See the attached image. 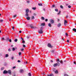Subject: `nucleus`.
Segmentation results:
<instances>
[{
  "label": "nucleus",
  "instance_id": "1",
  "mask_svg": "<svg viewBox=\"0 0 76 76\" xmlns=\"http://www.w3.org/2000/svg\"><path fill=\"white\" fill-rule=\"evenodd\" d=\"M60 64L59 63V62H57L56 64H55L53 65L54 67H56V66H60Z\"/></svg>",
  "mask_w": 76,
  "mask_h": 76
},
{
  "label": "nucleus",
  "instance_id": "2",
  "mask_svg": "<svg viewBox=\"0 0 76 76\" xmlns=\"http://www.w3.org/2000/svg\"><path fill=\"white\" fill-rule=\"evenodd\" d=\"M42 29H43V27H41L40 28V31H39V34H42L43 31H42Z\"/></svg>",
  "mask_w": 76,
  "mask_h": 76
},
{
  "label": "nucleus",
  "instance_id": "3",
  "mask_svg": "<svg viewBox=\"0 0 76 76\" xmlns=\"http://www.w3.org/2000/svg\"><path fill=\"white\" fill-rule=\"evenodd\" d=\"M30 26L31 29H35L36 28V27L34 26L32 24H30Z\"/></svg>",
  "mask_w": 76,
  "mask_h": 76
},
{
  "label": "nucleus",
  "instance_id": "4",
  "mask_svg": "<svg viewBox=\"0 0 76 76\" xmlns=\"http://www.w3.org/2000/svg\"><path fill=\"white\" fill-rule=\"evenodd\" d=\"M19 72L20 73H23L24 72V70L23 69H20Z\"/></svg>",
  "mask_w": 76,
  "mask_h": 76
},
{
  "label": "nucleus",
  "instance_id": "5",
  "mask_svg": "<svg viewBox=\"0 0 76 76\" xmlns=\"http://www.w3.org/2000/svg\"><path fill=\"white\" fill-rule=\"evenodd\" d=\"M50 23L51 24L54 23V20L53 19H51L50 20Z\"/></svg>",
  "mask_w": 76,
  "mask_h": 76
},
{
  "label": "nucleus",
  "instance_id": "6",
  "mask_svg": "<svg viewBox=\"0 0 76 76\" xmlns=\"http://www.w3.org/2000/svg\"><path fill=\"white\" fill-rule=\"evenodd\" d=\"M7 71V73L9 74L10 75H11L12 74V71L11 70H9Z\"/></svg>",
  "mask_w": 76,
  "mask_h": 76
},
{
  "label": "nucleus",
  "instance_id": "7",
  "mask_svg": "<svg viewBox=\"0 0 76 76\" xmlns=\"http://www.w3.org/2000/svg\"><path fill=\"white\" fill-rule=\"evenodd\" d=\"M48 47H50V48H52V47H53V46L51 45V44L50 43L48 44Z\"/></svg>",
  "mask_w": 76,
  "mask_h": 76
},
{
  "label": "nucleus",
  "instance_id": "8",
  "mask_svg": "<svg viewBox=\"0 0 76 76\" xmlns=\"http://www.w3.org/2000/svg\"><path fill=\"white\" fill-rule=\"evenodd\" d=\"M67 23V20H65L64 21V25L65 26H66L67 25V24H66V23Z\"/></svg>",
  "mask_w": 76,
  "mask_h": 76
},
{
  "label": "nucleus",
  "instance_id": "9",
  "mask_svg": "<svg viewBox=\"0 0 76 76\" xmlns=\"http://www.w3.org/2000/svg\"><path fill=\"white\" fill-rule=\"evenodd\" d=\"M4 74H7V71L6 70H4L3 72Z\"/></svg>",
  "mask_w": 76,
  "mask_h": 76
},
{
  "label": "nucleus",
  "instance_id": "10",
  "mask_svg": "<svg viewBox=\"0 0 76 76\" xmlns=\"http://www.w3.org/2000/svg\"><path fill=\"white\" fill-rule=\"evenodd\" d=\"M47 76H54V75L52 73L50 74H48Z\"/></svg>",
  "mask_w": 76,
  "mask_h": 76
},
{
  "label": "nucleus",
  "instance_id": "11",
  "mask_svg": "<svg viewBox=\"0 0 76 76\" xmlns=\"http://www.w3.org/2000/svg\"><path fill=\"white\" fill-rule=\"evenodd\" d=\"M61 26V23H59L58 24V26L59 28H60V26Z\"/></svg>",
  "mask_w": 76,
  "mask_h": 76
},
{
  "label": "nucleus",
  "instance_id": "12",
  "mask_svg": "<svg viewBox=\"0 0 76 76\" xmlns=\"http://www.w3.org/2000/svg\"><path fill=\"white\" fill-rule=\"evenodd\" d=\"M29 9H27L26 10V13H28V12H29Z\"/></svg>",
  "mask_w": 76,
  "mask_h": 76
},
{
  "label": "nucleus",
  "instance_id": "13",
  "mask_svg": "<svg viewBox=\"0 0 76 76\" xmlns=\"http://www.w3.org/2000/svg\"><path fill=\"white\" fill-rule=\"evenodd\" d=\"M26 19L28 20H30V17H28L26 18Z\"/></svg>",
  "mask_w": 76,
  "mask_h": 76
},
{
  "label": "nucleus",
  "instance_id": "14",
  "mask_svg": "<svg viewBox=\"0 0 76 76\" xmlns=\"http://www.w3.org/2000/svg\"><path fill=\"white\" fill-rule=\"evenodd\" d=\"M25 16L28 17V16H29V14L28 13H26V14L25 15Z\"/></svg>",
  "mask_w": 76,
  "mask_h": 76
},
{
  "label": "nucleus",
  "instance_id": "15",
  "mask_svg": "<svg viewBox=\"0 0 76 76\" xmlns=\"http://www.w3.org/2000/svg\"><path fill=\"white\" fill-rule=\"evenodd\" d=\"M31 19H35V17L34 16H32L31 17Z\"/></svg>",
  "mask_w": 76,
  "mask_h": 76
},
{
  "label": "nucleus",
  "instance_id": "16",
  "mask_svg": "<svg viewBox=\"0 0 76 76\" xmlns=\"http://www.w3.org/2000/svg\"><path fill=\"white\" fill-rule=\"evenodd\" d=\"M73 31H74V32H76V29L75 28H73L72 29Z\"/></svg>",
  "mask_w": 76,
  "mask_h": 76
},
{
  "label": "nucleus",
  "instance_id": "17",
  "mask_svg": "<svg viewBox=\"0 0 76 76\" xmlns=\"http://www.w3.org/2000/svg\"><path fill=\"white\" fill-rule=\"evenodd\" d=\"M41 26H45V23H41Z\"/></svg>",
  "mask_w": 76,
  "mask_h": 76
},
{
  "label": "nucleus",
  "instance_id": "18",
  "mask_svg": "<svg viewBox=\"0 0 76 76\" xmlns=\"http://www.w3.org/2000/svg\"><path fill=\"white\" fill-rule=\"evenodd\" d=\"M36 9H37L36 7H33L32 8V9H33V10H36Z\"/></svg>",
  "mask_w": 76,
  "mask_h": 76
},
{
  "label": "nucleus",
  "instance_id": "19",
  "mask_svg": "<svg viewBox=\"0 0 76 76\" xmlns=\"http://www.w3.org/2000/svg\"><path fill=\"white\" fill-rule=\"evenodd\" d=\"M49 26V27H51V24L50 23H49L48 25Z\"/></svg>",
  "mask_w": 76,
  "mask_h": 76
},
{
  "label": "nucleus",
  "instance_id": "20",
  "mask_svg": "<svg viewBox=\"0 0 76 76\" xmlns=\"http://www.w3.org/2000/svg\"><path fill=\"white\" fill-rule=\"evenodd\" d=\"M38 5H39V6H42V4L41 3H39L38 4Z\"/></svg>",
  "mask_w": 76,
  "mask_h": 76
},
{
  "label": "nucleus",
  "instance_id": "21",
  "mask_svg": "<svg viewBox=\"0 0 76 76\" xmlns=\"http://www.w3.org/2000/svg\"><path fill=\"white\" fill-rule=\"evenodd\" d=\"M9 57V55L8 54H6L5 55V57Z\"/></svg>",
  "mask_w": 76,
  "mask_h": 76
},
{
  "label": "nucleus",
  "instance_id": "22",
  "mask_svg": "<svg viewBox=\"0 0 76 76\" xmlns=\"http://www.w3.org/2000/svg\"><path fill=\"white\" fill-rule=\"evenodd\" d=\"M56 70V69L55 68H53V71L54 72Z\"/></svg>",
  "mask_w": 76,
  "mask_h": 76
},
{
  "label": "nucleus",
  "instance_id": "23",
  "mask_svg": "<svg viewBox=\"0 0 76 76\" xmlns=\"http://www.w3.org/2000/svg\"><path fill=\"white\" fill-rule=\"evenodd\" d=\"M55 73H58V71H57V70H56L55 72Z\"/></svg>",
  "mask_w": 76,
  "mask_h": 76
},
{
  "label": "nucleus",
  "instance_id": "24",
  "mask_svg": "<svg viewBox=\"0 0 76 76\" xmlns=\"http://www.w3.org/2000/svg\"><path fill=\"white\" fill-rule=\"evenodd\" d=\"M12 50L13 51H14L15 50V48H12Z\"/></svg>",
  "mask_w": 76,
  "mask_h": 76
},
{
  "label": "nucleus",
  "instance_id": "25",
  "mask_svg": "<svg viewBox=\"0 0 76 76\" xmlns=\"http://www.w3.org/2000/svg\"><path fill=\"white\" fill-rule=\"evenodd\" d=\"M14 41H15V42H17V41H18V39H16Z\"/></svg>",
  "mask_w": 76,
  "mask_h": 76
},
{
  "label": "nucleus",
  "instance_id": "26",
  "mask_svg": "<svg viewBox=\"0 0 76 76\" xmlns=\"http://www.w3.org/2000/svg\"><path fill=\"white\" fill-rule=\"evenodd\" d=\"M57 62H60V60H59V59H57V61H56Z\"/></svg>",
  "mask_w": 76,
  "mask_h": 76
},
{
  "label": "nucleus",
  "instance_id": "27",
  "mask_svg": "<svg viewBox=\"0 0 76 76\" xmlns=\"http://www.w3.org/2000/svg\"><path fill=\"white\" fill-rule=\"evenodd\" d=\"M55 10L56 12H58V9H55Z\"/></svg>",
  "mask_w": 76,
  "mask_h": 76
},
{
  "label": "nucleus",
  "instance_id": "28",
  "mask_svg": "<svg viewBox=\"0 0 76 76\" xmlns=\"http://www.w3.org/2000/svg\"><path fill=\"white\" fill-rule=\"evenodd\" d=\"M41 19H42V20H44V19H45V18H44L43 17H41Z\"/></svg>",
  "mask_w": 76,
  "mask_h": 76
},
{
  "label": "nucleus",
  "instance_id": "29",
  "mask_svg": "<svg viewBox=\"0 0 76 76\" xmlns=\"http://www.w3.org/2000/svg\"><path fill=\"white\" fill-rule=\"evenodd\" d=\"M8 40H9V37L7 38L6 39V41H8Z\"/></svg>",
  "mask_w": 76,
  "mask_h": 76
},
{
  "label": "nucleus",
  "instance_id": "30",
  "mask_svg": "<svg viewBox=\"0 0 76 76\" xmlns=\"http://www.w3.org/2000/svg\"><path fill=\"white\" fill-rule=\"evenodd\" d=\"M28 75L29 76H31V73H28Z\"/></svg>",
  "mask_w": 76,
  "mask_h": 76
},
{
  "label": "nucleus",
  "instance_id": "31",
  "mask_svg": "<svg viewBox=\"0 0 76 76\" xmlns=\"http://www.w3.org/2000/svg\"><path fill=\"white\" fill-rule=\"evenodd\" d=\"M60 7L61 8V9H63V7L62 5H61L60 6Z\"/></svg>",
  "mask_w": 76,
  "mask_h": 76
},
{
  "label": "nucleus",
  "instance_id": "32",
  "mask_svg": "<svg viewBox=\"0 0 76 76\" xmlns=\"http://www.w3.org/2000/svg\"><path fill=\"white\" fill-rule=\"evenodd\" d=\"M4 67H2L1 68V70H4Z\"/></svg>",
  "mask_w": 76,
  "mask_h": 76
},
{
  "label": "nucleus",
  "instance_id": "33",
  "mask_svg": "<svg viewBox=\"0 0 76 76\" xmlns=\"http://www.w3.org/2000/svg\"><path fill=\"white\" fill-rule=\"evenodd\" d=\"M3 22V20H0V22Z\"/></svg>",
  "mask_w": 76,
  "mask_h": 76
},
{
  "label": "nucleus",
  "instance_id": "34",
  "mask_svg": "<svg viewBox=\"0 0 76 76\" xmlns=\"http://www.w3.org/2000/svg\"><path fill=\"white\" fill-rule=\"evenodd\" d=\"M20 50L21 51H23L24 50V49L23 48L21 49Z\"/></svg>",
  "mask_w": 76,
  "mask_h": 76
},
{
  "label": "nucleus",
  "instance_id": "35",
  "mask_svg": "<svg viewBox=\"0 0 76 76\" xmlns=\"http://www.w3.org/2000/svg\"><path fill=\"white\" fill-rule=\"evenodd\" d=\"M64 76H69V75L67 74H65L64 75Z\"/></svg>",
  "mask_w": 76,
  "mask_h": 76
},
{
  "label": "nucleus",
  "instance_id": "36",
  "mask_svg": "<svg viewBox=\"0 0 76 76\" xmlns=\"http://www.w3.org/2000/svg\"><path fill=\"white\" fill-rule=\"evenodd\" d=\"M60 63H61V64H63V61H60Z\"/></svg>",
  "mask_w": 76,
  "mask_h": 76
},
{
  "label": "nucleus",
  "instance_id": "37",
  "mask_svg": "<svg viewBox=\"0 0 76 76\" xmlns=\"http://www.w3.org/2000/svg\"><path fill=\"white\" fill-rule=\"evenodd\" d=\"M55 51V50H52L51 52H52V53H53V52H54Z\"/></svg>",
  "mask_w": 76,
  "mask_h": 76
},
{
  "label": "nucleus",
  "instance_id": "38",
  "mask_svg": "<svg viewBox=\"0 0 76 76\" xmlns=\"http://www.w3.org/2000/svg\"><path fill=\"white\" fill-rule=\"evenodd\" d=\"M21 54H22L21 52H19V56H20L21 55Z\"/></svg>",
  "mask_w": 76,
  "mask_h": 76
},
{
  "label": "nucleus",
  "instance_id": "39",
  "mask_svg": "<svg viewBox=\"0 0 76 76\" xmlns=\"http://www.w3.org/2000/svg\"><path fill=\"white\" fill-rule=\"evenodd\" d=\"M9 41L10 42H12V39H9Z\"/></svg>",
  "mask_w": 76,
  "mask_h": 76
},
{
  "label": "nucleus",
  "instance_id": "40",
  "mask_svg": "<svg viewBox=\"0 0 76 76\" xmlns=\"http://www.w3.org/2000/svg\"><path fill=\"white\" fill-rule=\"evenodd\" d=\"M27 3H29L30 1H27Z\"/></svg>",
  "mask_w": 76,
  "mask_h": 76
},
{
  "label": "nucleus",
  "instance_id": "41",
  "mask_svg": "<svg viewBox=\"0 0 76 76\" xmlns=\"http://www.w3.org/2000/svg\"><path fill=\"white\" fill-rule=\"evenodd\" d=\"M12 29H13L14 31H15V27L14 26L12 27Z\"/></svg>",
  "mask_w": 76,
  "mask_h": 76
},
{
  "label": "nucleus",
  "instance_id": "42",
  "mask_svg": "<svg viewBox=\"0 0 76 76\" xmlns=\"http://www.w3.org/2000/svg\"><path fill=\"white\" fill-rule=\"evenodd\" d=\"M22 42L23 43H25V40H23Z\"/></svg>",
  "mask_w": 76,
  "mask_h": 76
},
{
  "label": "nucleus",
  "instance_id": "43",
  "mask_svg": "<svg viewBox=\"0 0 76 76\" xmlns=\"http://www.w3.org/2000/svg\"><path fill=\"white\" fill-rule=\"evenodd\" d=\"M8 51H9L10 52L11 51V50H10V49H8Z\"/></svg>",
  "mask_w": 76,
  "mask_h": 76
},
{
  "label": "nucleus",
  "instance_id": "44",
  "mask_svg": "<svg viewBox=\"0 0 76 76\" xmlns=\"http://www.w3.org/2000/svg\"><path fill=\"white\" fill-rule=\"evenodd\" d=\"M68 8H71V6L70 5H69L68 6Z\"/></svg>",
  "mask_w": 76,
  "mask_h": 76
},
{
  "label": "nucleus",
  "instance_id": "45",
  "mask_svg": "<svg viewBox=\"0 0 76 76\" xmlns=\"http://www.w3.org/2000/svg\"><path fill=\"white\" fill-rule=\"evenodd\" d=\"M23 47H24L25 48L26 47V46H25V45H23Z\"/></svg>",
  "mask_w": 76,
  "mask_h": 76
},
{
  "label": "nucleus",
  "instance_id": "46",
  "mask_svg": "<svg viewBox=\"0 0 76 76\" xmlns=\"http://www.w3.org/2000/svg\"><path fill=\"white\" fill-rule=\"evenodd\" d=\"M60 11H59V12L57 13V15H60Z\"/></svg>",
  "mask_w": 76,
  "mask_h": 76
},
{
  "label": "nucleus",
  "instance_id": "47",
  "mask_svg": "<svg viewBox=\"0 0 76 76\" xmlns=\"http://www.w3.org/2000/svg\"><path fill=\"white\" fill-rule=\"evenodd\" d=\"M68 17H69V16L68 15H66V18H68Z\"/></svg>",
  "mask_w": 76,
  "mask_h": 76
},
{
  "label": "nucleus",
  "instance_id": "48",
  "mask_svg": "<svg viewBox=\"0 0 76 76\" xmlns=\"http://www.w3.org/2000/svg\"><path fill=\"white\" fill-rule=\"evenodd\" d=\"M14 58V57H11V59L12 60H13V58Z\"/></svg>",
  "mask_w": 76,
  "mask_h": 76
},
{
  "label": "nucleus",
  "instance_id": "49",
  "mask_svg": "<svg viewBox=\"0 0 76 76\" xmlns=\"http://www.w3.org/2000/svg\"><path fill=\"white\" fill-rule=\"evenodd\" d=\"M54 6H55V5H53L52 6V7H54Z\"/></svg>",
  "mask_w": 76,
  "mask_h": 76
},
{
  "label": "nucleus",
  "instance_id": "50",
  "mask_svg": "<svg viewBox=\"0 0 76 76\" xmlns=\"http://www.w3.org/2000/svg\"><path fill=\"white\" fill-rule=\"evenodd\" d=\"M65 35H66V36H68V34L67 33H66L65 34Z\"/></svg>",
  "mask_w": 76,
  "mask_h": 76
},
{
  "label": "nucleus",
  "instance_id": "51",
  "mask_svg": "<svg viewBox=\"0 0 76 76\" xmlns=\"http://www.w3.org/2000/svg\"><path fill=\"white\" fill-rule=\"evenodd\" d=\"M18 63H20V61L19 60H18Z\"/></svg>",
  "mask_w": 76,
  "mask_h": 76
},
{
  "label": "nucleus",
  "instance_id": "52",
  "mask_svg": "<svg viewBox=\"0 0 76 76\" xmlns=\"http://www.w3.org/2000/svg\"><path fill=\"white\" fill-rule=\"evenodd\" d=\"M1 39L2 40H5V39H4V38H1Z\"/></svg>",
  "mask_w": 76,
  "mask_h": 76
},
{
  "label": "nucleus",
  "instance_id": "53",
  "mask_svg": "<svg viewBox=\"0 0 76 76\" xmlns=\"http://www.w3.org/2000/svg\"><path fill=\"white\" fill-rule=\"evenodd\" d=\"M16 68V66H14L12 68L13 69H15Z\"/></svg>",
  "mask_w": 76,
  "mask_h": 76
},
{
  "label": "nucleus",
  "instance_id": "54",
  "mask_svg": "<svg viewBox=\"0 0 76 76\" xmlns=\"http://www.w3.org/2000/svg\"><path fill=\"white\" fill-rule=\"evenodd\" d=\"M48 21V19H45V21L47 22Z\"/></svg>",
  "mask_w": 76,
  "mask_h": 76
},
{
  "label": "nucleus",
  "instance_id": "55",
  "mask_svg": "<svg viewBox=\"0 0 76 76\" xmlns=\"http://www.w3.org/2000/svg\"><path fill=\"white\" fill-rule=\"evenodd\" d=\"M19 33H22V31H19Z\"/></svg>",
  "mask_w": 76,
  "mask_h": 76
},
{
  "label": "nucleus",
  "instance_id": "56",
  "mask_svg": "<svg viewBox=\"0 0 76 76\" xmlns=\"http://www.w3.org/2000/svg\"><path fill=\"white\" fill-rule=\"evenodd\" d=\"M67 42H69V40H67Z\"/></svg>",
  "mask_w": 76,
  "mask_h": 76
},
{
  "label": "nucleus",
  "instance_id": "57",
  "mask_svg": "<svg viewBox=\"0 0 76 76\" xmlns=\"http://www.w3.org/2000/svg\"><path fill=\"white\" fill-rule=\"evenodd\" d=\"M16 15H14L13 18H15V17H16Z\"/></svg>",
  "mask_w": 76,
  "mask_h": 76
},
{
  "label": "nucleus",
  "instance_id": "58",
  "mask_svg": "<svg viewBox=\"0 0 76 76\" xmlns=\"http://www.w3.org/2000/svg\"><path fill=\"white\" fill-rule=\"evenodd\" d=\"M21 39L23 40V38H22V37H21Z\"/></svg>",
  "mask_w": 76,
  "mask_h": 76
},
{
  "label": "nucleus",
  "instance_id": "59",
  "mask_svg": "<svg viewBox=\"0 0 76 76\" xmlns=\"http://www.w3.org/2000/svg\"><path fill=\"white\" fill-rule=\"evenodd\" d=\"M50 62H52V63H53V61L51 60L50 61Z\"/></svg>",
  "mask_w": 76,
  "mask_h": 76
},
{
  "label": "nucleus",
  "instance_id": "60",
  "mask_svg": "<svg viewBox=\"0 0 76 76\" xmlns=\"http://www.w3.org/2000/svg\"><path fill=\"white\" fill-rule=\"evenodd\" d=\"M33 15H34V16H36V14H35V13H34L33 14Z\"/></svg>",
  "mask_w": 76,
  "mask_h": 76
},
{
  "label": "nucleus",
  "instance_id": "61",
  "mask_svg": "<svg viewBox=\"0 0 76 76\" xmlns=\"http://www.w3.org/2000/svg\"><path fill=\"white\" fill-rule=\"evenodd\" d=\"M62 40H63V41H64V38H62Z\"/></svg>",
  "mask_w": 76,
  "mask_h": 76
},
{
  "label": "nucleus",
  "instance_id": "62",
  "mask_svg": "<svg viewBox=\"0 0 76 76\" xmlns=\"http://www.w3.org/2000/svg\"><path fill=\"white\" fill-rule=\"evenodd\" d=\"M74 63L75 64H76V62H74Z\"/></svg>",
  "mask_w": 76,
  "mask_h": 76
},
{
  "label": "nucleus",
  "instance_id": "63",
  "mask_svg": "<svg viewBox=\"0 0 76 76\" xmlns=\"http://www.w3.org/2000/svg\"><path fill=\"white\" fill-rule=\"evenodd\" d=\"M9 20L10 21H11V19L10 18L9 19Z\"/></svg>",
  "mask_w": 76,
  "mask_h": 76
},
{
  "label": "nucleus",
  "instance_id": "64",
  "mask_svg": "<svg viewBox=\"0 0 76 76\" xmlns=\"http://www.w3.org/2000/svg\"><path fill=\"white\" fill-rule=\"evenodd\" d=\"M11 47H13V45H11Z\"/></svg>",
  "mask_w": 76,
  "mask_h": 76
}]
</instances>
